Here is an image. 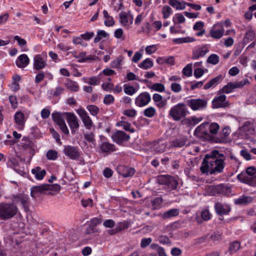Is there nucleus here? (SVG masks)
Wrapping results in <instances>:
<instances>
[{
    "label": "nucleus",
    "instance_id": "f257e3e1",
    "mask_svg": "<svg viewBox=\"0 0 256 256\" xmlns=\"http://www.w3.org/2000/svg\"><path fill=\"white\" fill-rule=\"evenodd\" d=\"M219 128V125L216 122H212L210 124L208 122H204L195 129L194 134L204 142L222 143L224 142V138H220L209 134L210 132L212 134H216Z\"/></svg>",
    "mask_w": 256,
    "mask_h": 256
},
{
    "label": "nucleus",
    "instance_id": "f03ea898",
    "mask_svg": "<svg viewBox=\"0 0 256 256\" xmlns=\"http://www.w3.org/2000/svg\"><path fill=\"white\" fill-rule=\"evenodd\" d=\"M186 106V104L184 103H178L170 108L168 112L169 116L176 122L184 119L189 114Z\"/></svg>",
    "mask_w": 256,
    "mask_h": 256
},
{
    "label": "nucleus",
    "instance_id": "7ed1b4c3",
    "mask_svg": "<svg viewBox=\"0 0 256 256\" xmlns=\"http://www.w3.org/2000/svg\"><path fill=\"white\" fill-rule=\"evenodd\" d=\"M18 208L14 203L0 202V220H6L14 216Z\"/></svg>",
    "mask_w": 256,
    "mask_h": 256
},
{
    "label": "nucleus",
    "instance_id": "20e7f679",
    "mask_svg": "<svg viewBox=\"0 0 256 256\" xmlns=\"http://www.w3.org/2000/svg\"><path fill=\"white\" fill-rule=\"evenodd\" d=\"M238 180L252 186H256V170L254 166L247 168L245 172H242L237 176Z\"/></svg>",
    "mask_w": 256,
    "mask_h": 256
},
{
    "label": "nucleus",
    "instance_id": "39448f33",
    "mask_svg": "<svg viewBox=\"0 0 256 256\" xmlns=\"http://www.w3.org/2000/svg\"><path fill=\"white\" fill-rule=\"evenodd\" d=\"M21 150L26 158L31 160L35 154V145L29 137L24 136L20 143Z\"/></svg>",
    "mask_w": 256,
    "mask_h": 256
},
{
    "label": "nucleus",
    "instance_id": "423d86ee",
    "mask_svg": "<svg viewBox=\"0 0 256 256\" xmlns=\"http://www.w3.org/2000/svg\"><path fill=\"white\" fill-rule=\"evenodd\" d=\"M220 161H202V166L200 168V171L202 174H208L209 172L210 174H214L216 172H220L223 169V165L220 163L217 164V162ZM223 162L224 161H222Z\"/></svg>",
    "mask_w": 256,
    "mask_h": 256
},
{
    "label": "nucleus",
    "instance_id": "0eeeda50",
    "mask_svg": "<svg viewBox=\"0 0 256 256\" xmlns=\"http://www.w3.org/2000/svg\"><path fill=\"white\" fill-rule=\"evenodd\" d=\"M186 106L193 111H200L206 109L208 106V101L204 98H190L186 100Z\"/></svg>",
    "mask_w": 256,
    "mask_h": 256
},
{
    "label": "nucleus",
    "instance_id": "6e6552de",
    "mask_svg": "<svg viewBox=\"0 0 256 256\" xmlns=\"http://www.w3.org/2000/svg\"><path fill=\"white\" fill-rule=\"evenodd\" d=\"M48 56L45 52L40 54L35 55L33 59V68L36 71H40L48 66Z\"/></svg>",
    "mask_w": 256,
    "mask_h": 256
},
{
    "label": "nucleus",
    "instance_id": "1a4fd4ad",
    "mask_svg": "<svg viewBox=\"0 0 256 256\" xmlns=\"http://www.w3.org/2000/svg\"><path fill=\"white\" fill-rule=\"evenodd\" d=\"M112 140L117 144L122 146L130 139V136L122 130H116L110 136Z\"/></svg>",
    "mask_w": 256,
    "mask_h": 256
},
{
    "label": "nucleus",
    "instance_id": "9d476101",
    "mask_svg": "<svg viewBox=\"0 0 256 256\" xmlns=\"http://www.w3.org/2000/svg\"><path fill=\"white\" fill-rule=\"evenodd\" d=\"M156 180L160 184H165L172 190H176L178 185V181L170 175H160L157 176Z\"/></svg>",
    "mask_w": 256,
    "mask_h": 256
},
{
    "label": "nucleus",
    "instance_id": "9b49d317",
    "mask_svg": "<svg viewBox=\"0 0 256 256\" xmlns=\"http://www.w3.org/2000/svg\"><path fill=\"white\" fill-rule=\"evenodd\" d=\"M63 152L68 158L72 160L78 159L81 155V152L78 146L70 145L64 146Z\"/></svg>",
    "mask_w": 256,
    "mask_h": 256
},
{
    "label": "nucleus",
    "instance_id": "f8f14e48",
    "mask_svg": "<svg viewBox=\"0 0 256 256\" xmlns=\"http://www.w3.org/2000/svg\"><path fill=\"white\" fill-rule=\"evenodd\" d=\"M119 22L120 24L126 28H129L133 24L134 16L130 11L122 12L119 14Z\"/></svg>",
    "mask_w": 256,
    "mask_h": 256
},
{
    "label": "nucleus",
    "instance_id": "ddd939ff",
    "mask_svg": "<svg viewBox=\"0 0 256 256\" xmlns=\"http://www.w3.org/2000/svg\"><path fill=\"white\" fill-rule=\"evenodd\" d=\"M151 100L150 94L146 92L140 93L135 99V104L138 107H143L147 104Z\"/></svg>",
    "mask_w": 256,
    "mask_h": 256
},
{
    "label": "nucleus",
    "instance_id": "4468645a",
    "mask_svg": "<svg viewBox=\"0 0 256 256\" xmlns=\"http://www.w3.org/2000/svg\"><path fill=\"white\" fill-rule=\"evenodd\" d=\"M248 84H249V80L246 78L234 82L228 83L226 86H225V93H230L234 89L242 88Z\"/></svg>",
    "mask_w": 256,
    "mask_h": 256
},
{
    "label": "nucleus",
    "instance_id": "2eb2a0df",
    "mask_svg": "<svg viewBox=\"0 0 256 256\" xmlns=\"http://www.w3.org/2000/svg\"><path fill=\"white\" fill-rule=\"evenodd\" d=\"M77 113L82 120L86 128L88 130H90L93 124V122L86 112L83 108H79L77 110Z\"/></svg>",
    "mask_w": 256,
    "mask_h": 256
},
{
    "label": "nucleus",
    "instance_id": "dca6fc26",
    "mask_svg": "<svg viewBox=\"0 0 256 256\" xmlns=\"http://www.w3.org/2000/svg\"><path fill=\"white\" fill-rule=\"evenodd\" d=\"M64 114L66 115L67 122L72 132L74 130H78L79 128V124L76 115L71 112H64Z\"/></svg>",
    "mask_w": 256,
    "mask_h": 256
},
{
    "label": "nucleus",
    "instance_id": "f3484780",
    "mask_svg": "<svg viewBox=\"0 0 256 256\" xmlns=\"http://www.w3.org/2000/svg\"><path fill=\"white\" fill-rule=\"evenodd\" d=\"M116 170L120 174L125 178L132 176L135 172L134 168L121 164L117 166Z\"/></svg>",
    "mask_w": 256,
    "mask_h": 256
},
{
    "label": "nucleus",
    "instance_id": "a211bd4d",
    "mask_svg": "<svg viewBox=\"0 0 256 256\" xmlns=\"http://www.w3.org/2000/svg\"><path fill=\"white\" fill-rule=\"evenodd\" d=\"M100 148L102 152L105 153L114 152L117 150L116 146L110 143L106 138H104V140H102Z\"/></svg>",
    "mask_w": 256,
    "mask_h": 256
},
{
    "label": "nucleus",
    "instance_id": "6ab92c4d",
    "mask_svg": "<svg viewBox=\"0 0 256 256\" xmlns=\"http://www.w3.org/2000/svg\"><path fill=\"white\" fill-rule=\"evenodd\" d=\"M221 94L213 99L212 102V108H224V86L220 90Z\"/></svg>",
    "mask_w": 256,
    "mask_h": 256
},
{
    "label": "nucleus",
    "instance_id": "aec40b11",
    "mask_svg": "<svg viewBox=\"0 0 256 256\" xmlns=\"http://www.w3.org/2000/svg\"><path fill=\"white\" fill-rule=\"evenodd\" d=\"M14 201L16 202H20L25 210H27L28 206V197L26 194H18L13 197Z\"/></svg>",
    "mask_w": 256,
    "mask_h": 256
},
{
    "label": "nucleus",
    "instance_id": "412c9836",
    "mask_svg": "<svg viewBox=\"0 0 256 256\" xmlns=\"http://www.w3.org/2000/svg\"><path fill=\"white\" fill-rule=\"evenodd\" d=\"M208 51V46L206 45H204L193 51L192 58L193 60H198L201 57L204 56Z\"/></svg>",
    "mask_w": 256,
    "mask_h": 256
},
{
    "label": "nucleus",
    "instance_id": "4be33fe9",
    "mask_svg": "<svg viewBox=\"0 0 256 256\" xmlns=\"http://www.w3.org/2000/svg\"><path fill=\"white\" fill-rule=\"evenodd\" d=\"M30 61L26 54H22L16 60V64L18 68H24L29 64Z\"/></svg>",
    "mask_w": 256,
    "mask_h": 256
},
{
    "label": "nucleus",
    "instance_id": "5701e85b",
    "mask_svg": "<svg viewBox=\"0 0 256 256\" xmlns=\"http://www.w3.org/2000/svg\"><path fill=\"white\" fill-rule=\"evenodd\" d=\"M64 85L68 90L72 92H77L80 89L78 83L70 78H66L64 82Z\"/></svg>",
    "mask_w": 256,
    "mask_h": 256
},
{
    "label": "nucleus",
    "instance_id": "b1692460",
    "mask_svg": "<svg viewBox=\"0 0 256 256\" xmlns=\"http://www.w3.org/2000/svg\"><path fill=\"white\" fill-rule=\"evenodd\" d=\"M121 119L122 120L116 122V126H122L125 130L130 132L131 133L135 132V129L132 127L131 124L124 120L126 119L125 117L122 116Z\"/></svg>",
    "mask_w": 256,
    "mask_h": 256
},
{
    "label": "nucleus",
    "instance_id": "393cba45",
    "mask_svg": "<svg viewBox=\"0 0 256 256\" xmlns=\"http://www.w3.org/2000/svg\"><path fill=\"white\" fill-rule=\"evenodd\" d=\"M224 156V155L222 154H220L218 150H214L206 154L202 160H208L210 158H213L214 160H222V158Z\"/></svg>",
    "mask_w": 256,
    "mask_h": 256
},
{
    "label": "nucleus",
    "instance_id": "a878e982",
    "mask_svg": "<svg viewBox=\"0 0 256 256\" xmlns=\"http://www.w3.org/2000/svg\"><path fill=\"white\" fill-rule=\"evenodd\" d=\"M168 4L176 10H184L186 8L187 2H180L178 0H169Z\"/></svg>",
    "mask_w": 256,
    "mask_h": 256
},
{
    "label": "nucleus",
    "instance_id": "bb28decb",
    "mask_svg": "<svg viewBox=\"0 0 256 256\" xmlns=\"http://www.w3.org/2000/svg\"><path fill=\"white\" fill-rule=\"evenodd\" d=\"M252 200L253 198L252 196H242L235 199L234 202L236 204L246 205L251 203Z\"/></svg>",
    "mask_w": 256,
    "mask_h": 256
},
{
    "label": "nucleus",
    "instance_id": "cd10ccee",
    "mask_svg": "<svg viewBox=\"0 0 256 256\" xmlns=\"http://www.w3.org/2000/svg\"><path fill=\"white\" fill-rule=\"evenodd\" d=\"M37 193L46 194V184L38 186H34L31 188L30 195L32 198H36V194Z\"/></svg>",
    "mask_w": 256,
    "mask_h": 256
},
{
    "label": "nucleus",
    "instance_id": "c85d7f7f",
    "mask_svg": "<svg viewBox=\"0 0 256 256\" xmlns=\"http://www.w3.org/2000/svg\"><path fill=\"white\" fill-rule=\"evenodd\" d=\"M65 114L64 113L62 114L60 112L55 111L52 114V120L57 125L60 124L63 122H65L63 118V115Z\"/></svg>",
    "mask_w": 256,
    "mask_h": 256
},
{
    "label": "nucleus",
    "instance_id": "c756f323",
    "mask_svg": "<svg viewBox=\"0 0 256 256\" xmlns=\"http://www.w3.org/2000/svg\"><path fill=\"white\" fill-rule=\"evenodd\" d=\"M187 142L188 138L186 137H180L172 140V146L174 148H182L186 144Z\"/></svg>",
    "mask_w": 256,
    "mask_h": 256
},
{
    "label": "nucleus",
    "instance_id": "7c9ffc66",
    "mask_svg": "<svg viewBox=\"0 0 256 256\" xmlns=\"http://www.w3.org/2000/svg\"><path fill=\"white\" fill-rule=\"evenodd\" d=\"M15 122L20 126H23L24 124V114L20 111L15 113L14 116Z\"/></svg>",
    "mask_w": 256,
    "mask_h": 256
},
{
    "label": "nucleus",
    "instance_id": "2f4dec72",
    "mask_svg": "<svg viewBox=\"0 0 256 256\" xmlns=\"http://www.w3.org/2000/svg\"><path fill=\"white\" fill-rule=\"evenodd\" d=\"M32 173L34 175L37 180H41L46 175V172L44 170H42L40 167L37 166L32 170Z\"/></svg>",
    "mask_w": 256,
    "mask_h": 256
},
{
    "label": "nucleus",
    "instance_id": "473e14b6",
    "mask_svg": "<svg viewBox=\"0 0 256 256\" xmlns=\"http://www.w3.org/2000/svg\"><path fill=\"white\" fill-rule=\"evenodd\" d=\"M100 223L101 220L97 218H94L91 220L90 224L88 228L86 230V233H94L96 232L94 228Z\"/></svg>",
    "mask_w": 256,
    "mask_h": 256
},
{
    "label": "nucleus",
    "instance_id": "72a5a7b5",
    "mask_svg": "<svg viewBox=\"0 0 256 256\" xmlns=\"http://www.w3.org/2000/svg\"><path fill=\"white\" fill-rule=\"evenodd\" d=\"M222 76L221 75L218 76L210 80L207 84H205L203 88L204 90H208L213 86H216L222 80Z\"/></svg>",
    "mask_w": 256,
    "mask_h": 256
},
{
    "label": "nucleus",
    "instance_id": "f704fd0d",
    "mask_svg": "<svg viewBox=\"0 0 256 256\" xmlns=\"http://www.w3.org/2000/svg\"><path fill=\"white\" fill-rule=\"evenodd\" d=\"M240 248V244L238 241H234L230 242L229 244L228 252L232 254L238 252Z\"/></svg>",
    "mask_w": 256,
    "mask_h": 256
},
{
    "label": "nucleus",
    "instance_id": "c9c22d12",
    "mask_svg": "<svg viewBox=\"0 0 256 256\" xmlns=\"http://www.w3.org/2000/svg\"><path fill=\"white\" fill-rule=\"evenodd\" d=\"M138 67L144 70H148L154 66L152 60L150 58H146L138 65Z\"/></svg>",
    "mask_w": 256,
    "mask_h": 256
},
{
    "label": "nucleus",
    "instance_id": "e433bc0d",
    "mask_svg": "<svg viewBox=\"0 0 256 256\" xmlns=\"http://www.w3.org/2000/svg\"><path fill=\"white\" fill-rule=\"evenodd\" d=\"M46 188L47 194H53L51 192H58L60 190V186L58 184H46Z\"/></svg>",
    "mask_w": 256,
    "mask_h": 256
},
{
    "label": "nucleus",
    "instance_id": "4c0bfd02",
    "mask_svg": "<svg viewBox=\"0 0 256 256\" xmlns=\"http://www.w3.org/2000/svg\"><path fill=\"white\" fill-rule=\"evenodd\" d=\"M214 208L216 214L220 216L219 219L223 220V214H224V204L220 202H216L214 205Z\"/></svg>",
    "mask_w": 256,
    "mask_h": 256
},
{
    "label": "nucleus",
    "instance_id": "58836bf2",
    "mask_svg": "<svg viewBox=\"0 0 256 256\" xmlns=\"http://www.w3.org/2000/svg\"><path fill=\"white\" fill-rule=\"evenodd\" d=\"M195 40V39L191 37H184L176 38L173 39L172 42L175 44H181L183 43L191 42Z\"/></svg>",
    "mask_w": 256,
    "mask_h": 256
},
{
    "label": "nucleus",
    "instance_id": "ea45409f",
    "mask_svg": "<svg viewBox=\"0 0 256 256\" xmlns=\"http://www.w3.org/2000/svg\"><path fill=\"white\" fill-rule=\"evenodd\" d=\"M22 161H8V162L7 164L8 166H11L14 170L16 172H17L20 174V172H23V168H20V162Z\"/></svg>",
    "mask_w": 256,
    "mask_h": 256
},
{
    "label": "nucleus",
    "instance_id": "a19ab883",
    "mask_svg": "<svg viewBox=\"0 0 256 256\" xmlns=\"http://www.w3.org/2000/svg\"><path fill=\"white\" fill-rule=\"evenodd\" d=\"M210 35L212 38L218 39L222 37L223 32L220 30H216L214 26L210 32Z\"/></svg>",
    "mask_w": 256,
    "mask_h": 256
},
{
    "label": "nucleus",
    "instance_id": "79ce46f5",
    "mask_svg": "<svg viewBox=\"0 0 256 256\" xmlns=\"http://www.w3.org/2000/svg\"><path fill=\"white\" fill-rule=\"evenodd\" d=\"M84 82L91 86H96L100 84V80L96 76H92L88 78H83Z\"/></svg>",
    "mask_w": 256,
    "mask_h": 256
},
{
    "label": "nucleus",
    "instance_id": "37998d69",
    "mask_svg": "<svg viewBox=\"0 0 256 256\" xmlns=\"http://www.w3.org/2000/svg\"><path fill=\"white\" fill-rule=\"evenodd\" d=\"M210 188L212 190V194H222L224 192V187L222 184L211 186Z\"/></svg>",
    "mask_w": 256,
    "mask_h": 256
},
{
    "label": "nucleus",
    "instance_id": "c03bdc74",
    "mask_svg": "<svg viewBox=\"0 0 256 256\" xmlns=\"http://www.w3.org/2000/svg\"><path fill=\"white\" fill-rule=\"evenodd\" d=\"M219 56L216 54H210L207 58L206 62L208 64L216 65L219 62Z\"/></svg>",
    "mask_w": 256,
    "mask_h": 256
},
{
    "label": "nucleus",
    "instance_id": "a18cd8bd",
    "mask_svg": "<svg viewBox=\"0 0 256 256\" xmlns=\"http://www.w3.org/2000/svg\"><path fill=\"white\" fill-rule=\"evenodd\" d=\"M178 211L177 209H171L169 210L164 212L162 214V217L164 218H169L172 216H175L178 215Z\"/></svg>",
    "mask_w": 256,
    "mask_h": 256
},
{
    "label": "nucleus",
    "instance_id": "49530a36",
    "mask_svg": "<svg viewBox=\"0 0 256 256\" xmlns=\"http://www.w3.org/2000/svg\"><path fill=\"white\" fill-rule=\"evenodd\" d=\"M86 109L93 116H96L100 111V109L97 106L92 104L87 106Z\"/></svg>",
    "mask_w": 256,
    "mask_h": 256
},
{
    "label": "nucleus",
    "instance_id": "de8ad7c7",
    "mask_svg": "<svg viewBox=\"0 0 256 256\" xmlns=\"http://www.w3.org/2000/svg\"><path fill=\"white\" fill-rule=\"evenodd\" d=\"M172 10L171 8L168 6H164L162 10V14L163 15V18L166 19L172 14Z\"/></svg>",
    "mask_w": 256,
    "mask_h": 256
},
{
    "label": "nucleus",
    "instance_id": "09e8293b",
    "mask_svg": "<svg viewBox=\"0 0 256 256\" xmlns=\"http://www.w3.org/2000/svg\"><path fill=\"white\" fill-rule=\"evenodd\" d=\"M64 91V88L60 86H57L55 90H51L50 94L53 97H57L60 96Z\"/></svg>",
    "mask_w": 256,
    "mask_h": 256
},
{
    "label": "nucleus",
    "instance_id": "8fccbe9b",
    "mask_svg": "<svg viewBox=\"0 0 256 256\" xmlns=\"http://www.w3.org/2000/svg\"><path fill=\"white\" fill-rule=\"evenodd\" d=\"M124 92L125 94L132 96L136 92V90L133 86H128L126 84L124 85Z\"/></svg>",
    "mask_w": 256,
    "mask_h": 256
},
{
    "label": "nucleus",
    "instance_id": "3c124183",
    "mask_svg": "<svg viewBox=\"0 0 256 256\" xmlns=\"http://www.w3.org/2000/svg\"><path fill=\"white\" fill-rule=\"evenodd\" d=\"M126 78L128 81L136 80L143 83H145L148 82L146 80H139L138 77L136 76V74L132 72H128L127 73Z\"/></svg>",
    "mask_w": 256,
    "mask_h": 256
},
{
    "label": "nucleus",
    "instance_id": "603ef678",
    "mask_svg": "<svg viewBox=\"0 0 256 256\" xmlns=\"http://www.w3.org/2000/svg\"><path fill=\"white\" fill-rule=\"evenodd\" d=\"M182 72L186 76L189 77L192 76V64H188L184 68Z\"/></svg>",
    "mask_w": 256,
    "mask_h": 256
},
{
    "label": "nucleus",
    "instance_id": "864d4df0",
    "mask_svg": "<svg viewBox=\"0 0 256 256\" xmlns=\"http://www.w3.org/2000/svg\"><path fill=\"white\" fill-rule=\"evenodd\" d=\"M156 110L154 107L150 106L144 110V114L148 118H152L156 114Z\"/></svg>",
    "mask_w": 256,
    "mask_h": 256
},
{
    "label": "nucleus",
    "instance_id": "5fc2aeb1",
    "mask_svg": "<svg viewBox=\"0 0 256 256\" xmlns=\"http://www.w3.org/2000/svg\"><path fill=\"white\" fill-rule=\"evenodd\" d=\"M162 202V198L161 197H157L152 200V208L156 210L160 208V206Z\"/></svg>",
    "mask_w": 256,
    "mask_h": 256
},
{
    "label": "nucleus",
    "instance_id": "6e6d98bb",
    "mask_svg": "<svg viewBox=\"0 0 256 256\" xmlns=\"http://www.w3.org/2000/svg\"><path fill=\"white\" fill-rule=\"evenodd\" d=\"M123 60V58L122 56H120L118 57L116 60H112L110 64V66L112 68H119L121 64L122 61Z\"/></svg>",
    "mask_w": 256,
    "mask_h": 256
},
{
    "label": "nucleus",
    "instance_id": "4d7b16f0",
    "mask_svg": "<svg viewBox=\"0 0 256 256\" xmlns=\"http://www.w3.org/2000/svg\"><path fill=\"white\" fill-rule=\"evenodd\" d=\"M176 20H177V22L178 24H182L186 20V18L184 17V16L182 14L180 13L176 14L174 16L172 20L174 24L176 23Z\"/></svg>",
    "mask_w": 256,
    "mask_h": 256
},
{
    "label": "nucleus",
    "instance_id": "13d9d810",
    "mask_svg": "<svg viewBox=\"0 0 256 256\" xmlns=\"http://www.w3.org/2000/svg\"><path fill=\"white\" fill-rule=\"evenodd\" d=\"M46 157L48 160H56L58 158V152L55 150H49L46 153Z\"/></svg>",
    "mask_w": 256,
    "mask_h": 256
},
{
    "label": "nucleus",
    "instance_id": "bf43d9fd",
    "mask_svg": "<svg viewBox=\"0 0 256 256\" xmlns=\"http://www.w3.org/2000/svg\"><path fill=\"white\" fill-rule=\"evenodd\" d=\"M151 88L154 90L158 92H163L165 90V86L164 84L161 83H155L151 87Z\"/></svg>",
    "mask_w": 256,
    "mask_h": 256
},
{
    "label": "nucleus",
    "instance_id": "052dcab7",
    "mask_svg": "<svg viewBox=\"0 0 256 256\" xmlns=\"http://www.w3.org/2000/svg\"><path fill=\"white\" fill-rule=\"evenodd\" d=\"M46 72L44 71L40 70L35 77L34 82L36 84L40 82L44 78Z\"/></svg>",
    "mask_w": 256,
    "mask_h": 256
},
{
    "label": "nucleus",
    "instance_id": "680f3d73",
    "mask_svg": "<svg viewBox=\"0 0 256 256\" xmlns=\"http://www.w3.org/2000/svg\"><path fill=\"white\" fill-rule=\"evenodd\" d=\"M114 98L112 94H106L104 98L103 102L106 105H110L114 102Z\"/></svg>",
    "mask_w": 256,
    "mask_h": 256
},
{
    "label": "nucleus",
    "instance_id": "e2e57ef3",
    "mask_svg": "<svg viewBox=\"0 0 256 256\" xmlns=\"http://www.w3.org/2000/svg\"><path fill=\"white\" fill-rule=\"evenodd\" d=\"M254 36L255 33L254 31L252 30H249L246 34L244 36V40L247 42L252 41L254 38Z\"/></svg>",
    "mask_w": 256,
    "mask_h": 256
},
{
    "label": "nucleus",
    "instance_id": "0e129e2a",
    "mask_svg": "<svg viewBox=\"0 0 256 256\" xmlns=\"http://www.w3.org/2000/svg\"><path fill=\"white\" fill-rule=\"evenodd\" d=\"M152 242V238H144L142 239L140 242V247L142 248H145L150 245Z\"/></svg>",
    "mask_w": 256,
    "mask_h": 256
},
{
    "label": "nucleus",
    "instance_id": "69168bd1",
    "mask_svg": "<svg viewBox=\"0 0 256 256\" xmlns=\"http://www.w3.org/2000/svg\"><path fill=\"white\" fill-rule=\"evenodd\" d=\"M136 111L134 109L125 110L123 114L129 118H134L136 114Z\"/></svg>",
    "mask_w": 256,
    "mask_h": 256
},
{
    "label": "nucleus",
    "instance_id": "338daca9",
    "mask_svg": "<svg viewBox=\"0 0 256 256\" xmlns=\"http://www.w3.org/2000/svg\"><path fill=\"white\" fill-rule=\"evenodd\" d=\"M171 90L176 93H178L182 90V86L180 84L173 82L171 84L170 86Z\"/></svg>",
    "mask_w": 256,
    "mask_h": 256
},
{
    "label": "nucleus",
    "instance_id": "774afa93",
    "mask_svg": "<svg viewBox=\"0 0 256 256\" xmlns=\"http://www.w3.org/2000/svg\"><path fill=\"white\" fill-rule=\"evenodd\" d=\"M201 217L204 220H208L210 218L211 214L208 210L205 209L202 210Z\"/></svg>",
    "mask_w": 256,
    "mask_h": 256
}]
</instances>
